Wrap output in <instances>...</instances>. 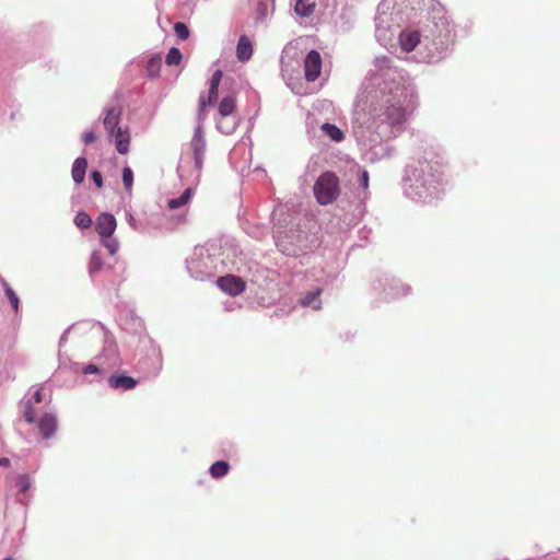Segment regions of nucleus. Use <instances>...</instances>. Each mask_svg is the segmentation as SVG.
<instances>
[{"instance_id":"24","label":"nucleus","mask_w":560,"mask_h":560,"mask_svg":"<svg viewBox=\"0 0 560 560\" xmlns=\"http://www.w3.org/2000/svg\"><path fill=\"white\" fill-rule=\"evenodd\" d=\"M253 55V45L250 39L242 35L237 42L236 46V56L237 59L242 62L248 61Z\"/></svg>"},{"instance_id":"36","label":"nucleus","mask_w":560,"mask_h":560,"mask_svg":"<svg viewBox=\"0 0 560 560\" xmlns=\"http://www.w3.org/2000/svg\"><path fill=\"white\" fill-rule=\"evenodd\" d=\"M122 183L125 189L130 192L133 185V172L129 166L122 168Z\"/></svg>"},{"instance_id":"45","label":"nucleus","mask_w":560,"mask_h":560,"mask_svg":"<svg viewBox=\"0 0 560 560\" xmlns=\"http://www.w3.org/2000/svg\"><path fill=\"white\" fill-rule=\"evenodd\" d=\"M126 220H127V222H128L129 226H130L132 230H135V231L139 230L138 221L136 220V218L133 217V214H132V213L127 212V213H126Z\"/></svg>"},{"instance_id":"13","label":"nucleus","mask_w":560,"mask_h":560,"mask_svg":"<svg viewBox=\"0 0 560 560\" xmlns=\"http://www.w3.org/2000/svg\"><path fill=\"white\" fill-rule=\"evenodd\" d=\"M322 57L316 50H311L304 59V74L308 82H314L320 75Z\"/></svg>"},{"instance_id":"9","label":"nucleus","mask_w":560,"mask_h":560,"mask_svg":"<svg viewBox=\"0 0 560 560\" xmlns=\"http://www.w3.org/2000/svg\"><path fill=\"white\" fill-rule=\"evenodd\" d=\"M313 191L318 203L323 206L329 205L340 194L339 178L332 172H325L315 182Z\"/></svg>"},{"instance_id":"32","label":"nucleus","mask_w":560,"mask_h":560,"mask_svg":"<svg viewBox=\"0 0 560 560\" xmlns=\"http://www.w3.org/2000/svg\"><path fill=\"white\" fill-rule=\"evenodd\" d=\"M161 58L159 56H152L147 63V72L151 78L158 77L161 70Z\"/></svg>"},{"instance_id":"16","label":"nucleus","mask_w":560,"mask_h":560,"mask_svg":"<svg viewBox=\"0 0 560 560\" xmlns=\"http://www.w3.org/2000/svg\"><path fill=\"white\" fill-rule=\"evenodd\" d=\"M33 480L30 475L22 474L15 478V487L18 488L16 501L23 505H27L32 499L31 489Z\"/></svg>"},{"instance_id":"15","label":"nucleus","mask_w":560,"mask_h":560,"mask_svg":"<svg viewBox=\"0 0 560 560\" xmlns=\"http://www.w3.org/2000/svg\"><path fill=\"white\" fill-rule=\"evenodd\" d=\"M103 125L108 133V137H114V132L119 127V120L121 116V107L119 105L107 106L103 110Z\"/></svg>"},{"instance_id":"46","label":"nucleus","mask_w":560,"mask_h":560,"mask_svg":"<svg viewBox=\"0 0 560 560\" xmlns=\"http://www.w3.org/2000/svg\"><path fill=\"white\" fill-rule=\"evenodd\" d=\"M247 233L255 237V238H261L265 236L266 234V229L265 228H256L255 230L253 231H247Z\"/></svg>"},{"instance_id":"47","label":"nucleus","mask_w":560,"mask_h":560,"mask_svg":"<svg viewBox=\"0 0 560 560\" xmlns=\"http://www.w3.org/2000/svg\"><path fill=\"white\" fill-rule=\"evenodd\" d=\"M33 398H34L35 402H37V404L42 402L43 396H42V390L39 388L35 390Z\"/></svg>"},{"instance_id":"14","label":"nucleus","mask_w":560,"mask_h":560,"mask_svg":"<svg viewBox=\"0 0 560 560\" xmlns=\"http://www.w3.org/2000/svg\"><path fill=\"white\" fill-rule=\"evenodd\" d=\"M92 329L103 336V350L101 357L112 360L117 354V346L113 336L105 329L101 323H91Z\"/></svg>"},{"instance_id":"31","label":"nucleus","mask_w":560,"mask_h":560,"mask_svg":"<svg viewBox=\"0 0 560 560\" xmlns=\"http://www.w3.org/2000/svg\"><path fill=\"white\" fill-rule=\"evenodd\" d=\"M0 283L3 288L5 296L8 298V300L11 303L12 307L14 308L15 312H18L19 306H20V299H19L18 294L14 292V290L11 288V285L3 278H0Z\"/></svg>"},{"instance_id":"37","label":"nucleus","mask_w":560,"mask_h":560,"mask_svg":"<svg viewBox=\"0 0 560 560\" xmlns=\"http://www.w3.org/2000/svg\"><path fill=\"white\" fill-rule=\"evenodd\" d=\"M174 32H175L176 36L182 40H186L190 34L188 26L183 22L175 23Z\"/></svg>"},{"instance_id":"8","label":"nucleus","mask_w":560,"mask_h":560,"mask_svg":"<svg viewBox=\"0 0 560 560\" xmlns=\"http://www.w3.org/2000/svg\"><path fill=\"white\" fill-rule=\"evenodd\" d=\"M217 248L218 267L221 266L237 272H244L249 269L246 255L234 238H221L219 243H217Z\"/></svg>"},{"instance_id":"26","label":"nucleus","mask_w":560,"mask_h":560,"mask_svg":"<svg viewBox=\"0 0 560 560\" xmlns=\"http://www.w3.org/2000/svg\"><path fill=\"white\" fill-rule=\"evenodd\" d=\"M275 10V0H259L255 10V20L265 22Z\"/></svg>"},{"instance_id":"22","label":"nucleus","mask_w":560,"mask_h":560,"mask_svg":"<svg viewBox=\"0 0 560 560\" xmlns=\"http://www.w3.org/2000/svg\"><path fill=\"white\" fill-rule=\"evenodd\" d=\"M240 124V118L233 116H219L217 118V129L223 135H232Z\"/></svg>"},{"instance_id":"50","label":"nucleus","mask_w":560,"mask_h":560,"mask_svg":"<svg viewBox=\"0 0 560 560\" xmlns=\"http://www.w3.org/2000/svg\"><path fill=\"white\" fill-rule=\"evenodd\" d=\"M3 560H11V558H5V559H3Z\"/></svg>"},{"instance_id":"44","label":"nucleus","mask_w":560,"mask_h":560,"mask_svg":"<svg viewBox=\"0 0 560 560\" xmlns=\"http://www.w3.org/2000/svg\"><path fill=\"white\" fill-rule=\"evenodd\" d=\"M81 139H82V141L85 144H89V143H92V142H94L96 140V136H95V132L93 130H89V131L83 132Z\"/></svg>"},{"instance_id":"7","label":"nucleus","mask_w":560,"mask_h":560,"mask_svg":"<svg viewBox=\"0 0 560 560\" xmlns=\"http://www.w3.org/2000/svg\"><path fill=\"white\" fill-rule=\"evenodd\" d=\"M217 242L208 246L195 247L191 256L186 260V268L191 278L203 281L218 271Z\"/></svg>"},{"instance_id":"12","label":"nucleus","mask_w":560,"mask_h":560,"mask_svg":"<svg viewBox=\"0 0 560 560\" xmlns=\"http://www.w3.org/2000/svg\"><path fill=\"white\" fill-rule=\"evenodd\" d=\"M217 285L224 293L236 296L244 292L246 282L241 277L229 273L218 278Z\"/></svg>"},{"instance_id":"38","label":"nucleus","mask_w":560,"mask_h":560,"mask_svg":"<svg viewBox=\"0 0 560 560\" xmlns=\"http://www.w3.org/2000/svg\"><path fill=\"white\" fill-rule=\"evenodd\" d=\"M23 417L25 418V420L28 422V423H33L35 421V417H36V412L32 406V400L28 399L24 405H23Z\"/></svg>"},{"instance_id":"43","label":"nucleus","mask_w":560,"mask_h":560,"mask_svg":"<svg viewBox=\"0 0 560 560\" xmlns=\"http://www.w3.org/2000/svg\"><path fill=\"white\" fill-rule=\"evenodd\" d=\"M90 176L96 187L101 188L103 186V176L100 171H92Z\"/></svg>"},{"instance_id":"25","label":"nucleus","mask_w":560,"mask_h":560,"mask_svg":"<svg viewBox=\"0 0 560 560\" xmlns=\"http://www.w3.org/2000/svg\"><path fill=\"white\" fill-rule=\"evenodd\" d=\"M114 140L116 150L120 154H126L129 151L130 136L128 130L117 129L114 132V137H109Z\"/></svg>"},{"instance_id":"6","label":"nucleus","mask_w":560,"mask_h":560,"mask_svg":"<svg viewBox=\"0 0 560 560\" xmlns=\"http://www.w3.org/2000/svg\"><path fill=\"white\" fill-rule=\"evenodd\" d=\"M273 238L278 249L287 256H299L314 247L305 230L301 229L300 219L291 213L273 212Z\"/></svg>"},{"instance_id":"3","label":"nucleus","mask_w":560,"mask_h":560,"mask_svg":"<svg viewBox=\"0 0 560 560\" xmlns=\"http://www.w3.org/2000/svg\"><path fill=\"white\" fill-rule=\"evenodd\" d=\"M222 80V71L215 70L210 79L208 96L203 94L199 97V110H198V125L195 128L192 139L190 141V148L192 150V156L182 155L178 166L177 174L180 180L188 185H197L200 179L201 170L203 165V158L206 152L207 142L205 139L202 120L206 116V109L208 105H212L219 92V85Z\"/></svg>"},{"instance_id":"23","label":"nucleus","mask_w":560,"mask_h":560,"mask_svg":"<svg viewBox=\"0 0 560 560\" xmlns=\"http://www.w3.org/2000/svg\"><path fill=\"white\" fill-rule=\"evenodd\" d=\"M88 168V160L84 156H79L74 160L71 168V177L75 184H82L85 179Z\"/></svg>"},{"instance_id":"10","label":"nucleus","mask_w":560,"mask_h":560,"mask_svg":"<svg viewBox=\"0 0 560 560\" xmlns=\"http://www.w3.org/2000/svg\"><path fill=\"white\" fill-rule=\"evenodd\" d=\"M373 290L376 291L383 300L389 301L410 293L411 288L404 284L394 277H382L373 282Z\"/></svg>"},{"instance_id":"29","label":"nucleus","mask_w":560,"mask_h":560,"mask_svg":"<svg viewBox=\"0 0 560 560\" xmlns=\"http://www.w3.org/2000/svg\"><path fill=\"white\" fill-rule=\"evenodd\" d=\"M235 98L228 95L221 100L218 107V116H233L235 115Z\"/></svg>"},{"instance_id":"48","label":"nucleus","mask_w":560,"mask_h":560,"mask_svg":"<svg viewBox=\"0 0 560 560\" xmlns=\"http://www.w3.org/2000/svg\"><path fill=\"white\" fill-rule=\"evenodd\" d=\"M10 465V459L7 458V457H1L0 458V466H4V467H8Z\"/></svg>"},{"instance_id":"34","label":"nucleus","mask_w":560,"mask_h":560,"mask_svg":"<svg viewBox=\"0 0 560 560\" xmlns=\"http://www.w3.org/2000/svg\"><path fill=\"white\" fill-rule=\"evenodd\" d=\"M182 58L183 55L180 50L176 47H172L165 57V62L167 66H176L180 62Z\"/></svg>"},{"instance_id":"21","label":"nucleus","mask_w":560,"mask_h":560,"mask_svg":"<svg viewBox=\"0 0 560 560\" xmlns=\"http://www.w3.org/2000/svg\"><path fill=\"white\" fill-rule=\"evenodd\" d=\"M323 292V289L317 287L311 291H307L305 292L301 299H300V304L303 306V307H308V308H312L314 311H317V310H320L322 307V300H320V294Z\"/></svg>"},{"instance_id":"19","label":"nucleus","mask_w":560,"mask_h":560,"mask_svg":"<svg viewBox=\"0 0 560 560\" xmlns=\"http://www.w3.org/2000/svg\"><path fill=\"white\" fill-rule=\"evenodd\" d=\"M107 383L110 388L125 392L135 388L139 382L128 375L113 374L108 377Z\"/></svg>"},{"instance_id":"35","label":"nucleus","mask_w":560,"mask_h":560,"mask_svg":"<svg viewBox=\"0 0 560 560\" xmlns=\"http://www.w3.org/2000/svg\"><path fill=\"white\" fill-rule=\"evenodd\" d=\"M74 224L79 229H88L92 224V219L86 212L80 211L77 213V215L74 218Z\"/></svg>"},{"instance_id":"40","label":"nucleus","mask_w":560,"mask_h":560,"mask_svg":"<svg viewBox=\"0 0 560 560\" xmlns=\"http://www.w3.org/2000/svg\"><path fill=\"white\" fill-rule=\"evenodd\" d=\"M357 175H358V183L359 186L362 187L364 190L369 187V173L366 170L357 167Z\"/></svg>"},{"instance_id":"17","label":"nucleus","mask_w":560,"mask_h":560,"mask_svg":"<svg viewBox=\"0 0 560 560\" xmlns=\"http://www.w3.org/2000/svg\"><path fill=\"white\" fill-rule=\"evenodd\" d=\"M112 269V266L106 264L103 259L100 250H93L89 261V275L92 281H97L101 272H107Z\"/></svg>"},{"instance_id":"33","label":"nucleus","mask_w":560,"mask_h":560,"mask_svg":"<svg viewBox=\"0 0 560 560\" xmlns=\"http://www.w3.org/2000/svg\"><path fill=\"white\" fill-rule=\"evenodd\" d=\"M101 244L108 250V254L112 256L118 252L119 243L113 235L101 236Z\"/></svg>"},{"instance_id":"20","label":"nucleus","mask_w":560,"mask_h":560,"mask_svg":"<svg viewBox=\"0 0 560 560\" xmlns=\"http://www.w3.org/2000/svg\"><path fill=\"white\" fill-rule=\"evenodd\" d=\"M57 427V418L52 413H45L38 421L39 432L46 440L50 439L55 434Z\"/></svg>"},{"instance_id":"28","label":"nucleus","mask_w":560,"mask_h":560,"mask_svg":"<svg viewBox=\"0 0 560 560\" xmlns=\"http://www.w3.org/2000/svg\"><path fill=\"white\" fill-rule=\"evenodd\" d=\"M320 130L325 137L334 142H341L345 139V132L334 124L324 122Z\"/></svg>"},{"instance_id":"1","label":"nucleus","mask_w":560,"mask_h":560,"mask_svg":"<svg viewBox=\"0 0 560 560\" xmlns=\"http://www.w3.org/2000/svg\"><path fill=\"white\" fill-rule=\"evenodd\" d=\"M389 57H376L374 70L357 96L352 132L363 159L370 163L394 156L390 141L406 129L407 112L413 104L415 84L393 65Z\"/></svg>"},{"instance_id":"39","label":"nucleus","mask_w":560,"mask_h":560,"mask_svg":"<svg viewBox=\"0 0 560 560\" xmlns=\"http://www.w3.org/2000/svg\"><path fill=\"white\" fill-rule=\"evenodd\" d=\"M85 326H91V323L90 322H82V323H78V324H73V325L69 326L62 332V335L60 336L59 348H61L68 341V336H69V332H70L71 329H75V328H80V327H85Z\"/></svg>"},{"instance_id":"11","label":"nucleus","mask_w":560,"mask_h":560,"mask_svg":"<svg viewBox=\"0 0 560 560\" xmlns=\"http://www.w3.org/2000/svg\"><path fill=\"white\" fill-rule=\"evenodd\" d=\"M396 42H398L401 50L405 52H411L416 48H418V50L416 51V55H415V60L417 62H421L419 60V54L421 50L422 51L424 50V47H423L424 34H423V32L420 33L418 30L407 27L405 25L404 27H401L399 30L397 37H396Z\"/></svg>"},{"instance_id":"49","label":"nucleus","mask_w":560,"mask_h":560,"mask_svg":"<svg viewBox=\"0 0 560 560\" xmlns=\"http://www.w3.org/2000/svg\"><path fill=\"white\" fill-rule=\"evenodd\" d=\"M323 103H324L325 105H327V106H330V105H331V103H330V102H328V101H324Z\"/></svg>"},{"instance_id":"5","label":"nucleus","mask_w":560,"mask_h":560,"mask_svg":"<svg viewBox=\"0 0 560 560\" xmlns=\"http://www.w3.org/2000/svg\"><path fill=\"white\" fill-rule=\"evenodd\" d=\"M424 50L420 51L419 60L425 63H438L443 60L453 42V26L442 9L435 10L428 19L423 30Z\"/></svg>"},{"instance_id":"4","label":"nucleus","mask_w":560,"mask_h":560,"mask_svg":"<svg viewBox=\"0 0 560 560\" xmlns=\"http://www.w3.org/2000/svg\"><path fill=\"white\" fill-rule=\"evenodd\" d=\"M415 0H382L376 9L375 38L385 48L394 47L401 27L407 25Z\"/></svg>"},{"instance_id":"30","label":"nucleus","mask_w":560,"mask_h":560,"mask_svg":"<svg viewBox=\"0 0 560 560\" xmlns=\"http://www.w3.org/2000/svg\"><path fill=\"white\" fill-rule=\"evenodd\" d=\"M229 470H230V464L225 460H218V462L213 463L209 468V472H210L211 477L214 479H220V478L226 476Z\"/></svg>"},{"instance_id":"18","label":"nucleus","mask_w":560,"mask_h":560,"mask_svg":"<svg viewBox=\"0 0 560 560\" xmlns=\"http://www.w3.org/2000/svg\"><path fill=\"white\" fill-rule=\"evenodd\" d=\"M117 226L115 217L112 213H101L95 222V230L100 236L113 235Z\"/></svg>"},{"instance_id":"41","label":"nucleus","mask_w":560,"mask_h":560,"mask_svg":"<svg viewBox=\"0 0 560 560\" xmlns=\"http://www.w3.org/2000/svg\"><path fill=\"white\" fill-rule=\"evenodd\" d=\"M81 372L84 375L89 374H103V370L96 364L90 363L82 368Z\"/></svg>"},{"instance_id":"2","label":"nucleus","mask_w":560,"mask_h":560,"mask_svg":"<svg viewBox=\"0 0 560 560\" xmlns=\"http://www.w3.org/2000/svg\"><path fill=\"white\" fill-rule=\"evenodd\" d=\"M401 186L405 197L418 203L429 205L444 195L447 180L438 161L423 158L406 165Z\"/></svg>"},{"instance_id":"27","label":"nucleus","mask_w":560,"mask_h":560,"mask_svg":"<svg viewBox=\"0 0 560 560\" xmlns=\"http://www.w3.org/2000/svg\"><path fill=\"white\" fill-rule=\"evenodd\" d=\"M194 194V189L191 186L187 187L178 197L170 198L167 200V207L171 210L179 209L182 207H185L189 203L191 197Z\"/></svg>"},{"instance_id":"42","label":"nucleus","mask_w":560,"mask_h":560,"mask_svg":"<svg viewBox=\"0 0 560 560\" xmlns=\"http://www.w3.org/2000/svg\"><path fill=\"white\" fill-rule=\"evenodd\" d=\"M151 349H152V354L155 357V360L158 363V366H156V373H158L162 365V351H161L160 347H158L153 342H151Z\"/></svg>"}]
</instances>
